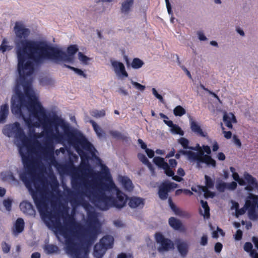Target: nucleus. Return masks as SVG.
<instances>
[{
	"label": "nucleus",
	"instance_id": "obj_1",
	"mask_svg": "<svg viewBox=\"0 0 258 258\" xmlns=\"http://www.w3.org/2000/svg\"><path fill=\"white\" fill-rule=\"evenodd\" d=\"M36 114L47 138L54 139L57 143H67L70 146L87 151L95 150L93 145L79 130L72 127L55 111L46 112L40 102L36 103Z\"/></svg>",
	"mask_w": 258,
	"mask_h": 258
},
{
	"label": "nucleus",
	"instance_id": "obj_2",
	"mask_svg": "<svg viewBox=\"0 0 258 258\" xmlns=\"http://www.w3.org/2000/svg\"><path fill=\"white\" fill-rule=\"evenodd\" d=\"M14 31L16 35L15 49L19 69H24L25 66L31 68L34 63L39 64L47 41L27 39L31 31L20 22L16 23Z\"/></svg>",
	"mask_w": 258,
	"mask_h": 258
},
{
	"label": "nucleus",
	"instance_id": "obj_3",
	"mask_svg": "<svg viewBox=\"0 0 258 258\" xmlns=\"http://www.w3.org/2000/svg\"><path fill=\"white\" fill-rule=\"evenodd\" d=\"M24 171L20 174V178L24 182L26 187L31 191V196L34 202L38 209L41 219L48 226L49 221L53 224L60 223L59 213L55 210L49 211L48 204L46 200L42 194L39 191L34 190L33 184L35 188H38L41 184V181L36 179L33 175L34 171L33 166L32 164V167L30 169L27 170L24 166Z\"/></svg>",
	"mask_w": 258,
	"mask_h": 258
},
{
	"label": "nucleus",
	"instance_id": "obj_4",
	"mask_svg": "<svg viewBox=\"0 0 258 258\" xmlns=\"http://www.w3.org/2000/svg\"><path fill=\"white\" fill-rule=\"evenodd\" d=\"M3 133L9 138L14 136L15 139L21 141V143L17 144L19 148V153L26 169L27 170L30 169L32 167V162L29 152L30 148L26 145L28 138L21 126L20 123L16 121L13 123L5 125L3 129Z\"/></svg>",
	"mask_w": 258,
	"mask_h": 258
},
{
	"label": "nucleus",
	"instance_id": "obj_5",
	"mask_svg": "<svg viewBox=\"0 0 258 258\" xmlns=\"http://www.w3.org/2000/svg\"><path fill=\"white\" fill-rule=\"evenodd\" d=\"M44 46L39 64H42L46 61L56 64H60L61 62L73 64L74 62V55L79 50L77 45H71L67 48L66 52L61 49L53 46L47 41Z\"/></svg>",
	"mask_w": 258,
	"mask_h": 258
},
{
	"label": "nucleus",
	"instance_id": "obj_6",
	"mask_svg": "<svg viewBox=\"0 0 258 258\" xmlns=\"http://www.w3.org/2000/svg\"><path fill=\"white\" fill-rule=\"evenodd\" d=\"M88 197L96 207L101 210L106 211L110 207L121 209L126 205V200L124 199V194H117V197L107 196L106 194L98 188L92 187V190H87Z\"/></svg>",
	"mask_w": 258,
	"mask_h": 258
},
{
	"label": "nucleus",
	"instance_id": "obj_7",
	"mask_svg": "<svg viewBox=\"0 0 258 258\" xmlns=\"http://www.w3.org/2000/svg\"><path fill=\"white\" fill-rule=\"evenodd\" d=\"M34 63L32 68H28L25 66L23 69H19V61L17 64V70L19 75V78L17 81L15 87V92L20 97L24 98L21 92V86L23 87L24 92L28 99L33 101L36 107V103L39 102L32 88V75L35 71V67L40 66Z\"/></svg>",
	"mask_w": 258,
	"mask_h": 258
},
{
	"label": "nucleus",
	"instance_id": "obj_8",
	"mask_svg": "<svg viewBox=\"0 0 258 258\" xmlns=\"http://www.w3.org/2000/svg\"><path fill=\"white\" fill-rule=\"evenodd\" d=\"M66 252L73 258H89L93 243H64Z\"/></svg>",
	"mask_w": 258,
	"mask_h": 258
},
{
	"label": "nucleus",
	"instance_id": "obj_9",
	"mask_svg": "<svg viewBox=\"0 0 258 258\" xmlns=\"http://www.w3.org/2000/svg\"><path fill=\"white\" fill-rule=\"evenodd\" d=\"M189 161L196 162V166L198 169L202 168V163H205L208 167L212 166L215 168L216 166V162L211 155H206L201 152H195Z\"/></svg>",
	"mask_w": 258,
	"mask_h": 258
},
{
	"label": "nucleus",
	"instance_id": "obj_10",
	"mask_svg": "<svg viewBox=\"0 0 258 258\" xmlns=\"http://www.w3.org/2000/svg\"><path fill=\"white\" fill-rule=\"evenodd\" d=\"M99 232L96 225H87L80 233V236L82 240L79 242H94L96 239Z\"/></svg>",
	"mask_w": 258,
	"mask_h": 258
},
{
	"label": "nucleus",
	"instance_id": "obj_11",
	"mask_svg": "<svg viewBox=\"0 0 258 258\" xmlns=\"http://www.w3.org/2000/svg\"><path fill=\"white\" fill-rule=\"evenodd\" d=\"M178 186L177 183L168 180L162 182L158 187V194L159 198L163 201L166 200L168 197V193Z\"/></svg>",
	"mask_w": 258,
	"mask_h": 258
},
{
	"label": "nucleus",
	"instance_id": "obj_12",
	"mask_svg": "<svg viewBox=\"0 0 258 258\" xmlns=\"http://www.w3.org/2000/svg\"><path fill=\"white\" fill-rule=\"evenodd\" d=\"M72 186L73 188L77 191H79L81 189V191L87 197L89 195V193L87 192V190L88 189L92 190V187H94L86 183L80 178H73L72 180Z\"/></svg>",
	"mask_w": 258,
	"mask_h": 258
},
{
	"label": "nucleus",
	"instance_id": "obj_13",
	"mask_svg": "<svg viewBox=\"0 0 258 258\" xmlns=\"http://www.w3.org/2000/svg\"><path fill=\"white\" fill-rule=\"evenodd\" d=\"M114 243H96L93 254L95 258H102L108 249L112 248Z\"/></svg>",
	"mask_w": 258,
	"mask_h": 258
},
{
	"label": "nucleus",
	"instance_id": "obj_14",
	"mask_svg": "<svg viewBox=\"0 0 258 258\" xmlns=\"http://www.w3.org/2000/svg\"><path fill=\"white\" fill-rule=\"evenodd\" d=\"M87 215V222L88 225H95L98 222L97 215L93 207L89 204L87 203L84 206Z\"/></svg>",
	"mask_w": 258,
	"mask_h": 258
},
{
	"label": "nucleus",
	"instance_id": "obj_15",
	"mask_svg": "<svg viewBox=\"0 0 258 258\" xmlns=\"http://www.w3.org/2000/svg\"><path fill=\"white\" fill-rule=\"evenodd\" d=\"M243 175L248 184L245 186L244 190L249 192L256 190L258 191V182L256 178L247 172H244Z\"/></svg>",
	"mask_w": 258,
	"mask_h": 258
},
{
	"label": "nucleus",
	"instance_id": "obj_16",
	"mask_svg": "<svg viewBox=\"0 0 258 258\" xmlns=\"http://www.w3.org/2000/svg\"><path fill=\"white\" fill-rule=\"evenodd\" d=\"M124 199L128 201V205L132 209L137 208H142L145 205L144 199L137 197L129 198L124 194Z\"/></svg>",
	"mask_w": 258,
	"mask_h": 258
},
{
	"label": "nucleus",
	"instance_id": "obj_17",
	"mask_svg": "<svg viewBox=\"0 0 258 258\" xmlns=\"http://www.w3.org/2000/svg\"><path fill=\"white\" fill-rule=\"evenodd\" d=\"M111 64L114 68L116 75L119 78L122 79L128 76V74L125 71L124 66L122 62L112 61H111Z\"/></svg>",
	"mask_w": 258,
	"mask_h": 258
},
{
	"label": "nucleus",
	"instance_id": "obj_18",
	"mask_svg": "<svg viewBox=\"0 0 258 258\" xmlns=\"http://www.w3.org/2000/svg\"><path fill=\"white\" fill-rule=\"evenodd\" d=\"M19 103L16 104L13 100L11 101V111L15 115H20L24 120H25V115L23 114L21 107L24 105L25 101L24 98L21 97H19Z\"/></svg>",
	"mask_w": 258,
	"mask_h": 258
},
{
	"label": "nucleus",
	"instance_id": "obj_19",
	"mask_svg": "<svg viewBox=\"0 0 258 258\" xmlns=\"http://www.w3.org/2000/svg\"><path fill=\"white\" fill-rule=\"evenodd\" d=\"M21 211L26 215L35 217L36 211L33 205L28 201H23L20 204Z\"/></svg>",
	"mask_w": 258,
	"mask_h": 258
},
{
	"label": "nucleus",
	"instance_id": "obj_20",
	"mask_svg": "<svg viewBox=\"0 0 258 258\" xmlns=\"http://www.w3.org/2000/svg\"><path fill=\"white\" fill-rule=\"evenodd\" d=\"M100 190L105 193V192H108L109 193L113 194L114 192H116V195L117 196V193H120V194H124L120 190H119L116 186H115L114 183L112 181V179H109V182L108 183H105L101 185V188H99Z\"/></svg>",
	"mask_w": 258,
	"mask_h": 258
},
{
	"label": "nucleus",
	"instance_id": "obj_21",
	"mask_svg": "<svg viewBox=\"0 0 258 258\" xmlns=\"http://www.w3.org/2000/svg\"><path fill=\"white\" fill-rule=\"evenodd\" d=\"M168 223L169 225L175 230L182 233H184L186 231V228L182 224L181 221L175 217H170L169 219Z\"/></svg>",
	"mask_w": 258,
	"mask_h": 258
},
{
	"label": "nucleus",
	"instance_id": "obj_22",
	"mask_svg": "<svg viewBox=\"0 0 258 258\" xmlns=\"http://www.w3.org/2000/svg\"><path fill=\"white\" fill-rule=\"evenodd\" d=\"M190 126L191 131L198 136L207 138L208 137L207 133L203 131L200 125L192 119L190 118Z\"/></svg>",
	"mask_w": 258,
	"mask_h": 258
},
{
	"label": "nucleus",
	"instance_id": "obj_23",
	"mask_svg": "<svg viewBox=\"0 0 258 258\" xmlns=\"http://www.w3.org/2000/svg\"><path fill=\"white\" fill-rule=\"evenodd\" d=\"M26 124L28 127V136L30 139H35L36 138V132L34 128V126L39 127L38 124L36 122L33 124L31 120L27 119L25 120Z\"/></svg>",
	"mask_w": 258,
	"mask_h": 258
},
{
	"label": "nucleus",
	"instance_id": "obj_24",
	"mask_svg": "<svg viewBox=\"0 0 258 258\" xmlns=\"http://www.w3.org/2000/svg\"><path fill=\"white\" fill-rule=\"evenodd\" d=\"M258 204V196L252 194H249L247 196L245 203V206L247 208H256Z\"/></svg>",
	"mask_w": 258,
	"mask_h": 258
},
{
	"label": "nucleus",
	"instance_id": "obj_25",
	"mask_svg": "<svg viewBox=\"0 0 258 258\" xmlns=\"http://www.w3.org/2000/svg\"><path fill=\"white\" fill-rule=\"evenodd\" d=\"M120 178V181L125 190L131 191L133 190L134 185L130 178L125 176H121Z\"/></svg>",
	"mask_w": 258,
	"mask_h": 258
},
{
	"label": "nucleus",
	"instance_id": "obj_26",
	"mask_svg": "<svg viewBox=\"0 0 258 258\" xmlns=\"http://www.w3.org/2000/svg\"><path fill=\"white\" fill-rule=\"evenodd\" d=\"M134 5V0H125L121 4V13L127 15L131 11V8Z\"/></svg>",
	"mask_w": 258,
	"mask_h": 258
},
{
	"label": "nucleus",
	"instance_id": "obj_27",
	"mask_svg": "<svg viewBox=\"0 0 258 258\" xmlns=\"http://www.w3.org/2000/svg\"><path fill=\"white\" fill-rule=\"evenodd\" d=\"M90 123L92 124L94 131H95L97 137L99 139L102 138H106L105 133L103 130L93 120H90Z\"/></svg>",
	"mask_w": 258,
	"mask_h": 258
},
{
	"label": "nucleus",
	"instance_id": "obj_28",
	"mask_svg": "<svg viewBox=\"0 0 258 258\" xmlns=\"http://www.w3.org/2000/svg\"><path fill=\"white\" fill-rule=\"evenodd\" d=\"M9 114V106L7 104L2 105L0 109V123H4Z\"/></svg>",
	"mask_w": 258,
	"mask_h": 258
},
{
	"label": "nucleus",
	"instance_id": "obj_29",
	"mask_svg": "<svg viewBox=\"0 0 258 258\" xmlns=\"http://www.w3.org/2000/svg\"><path fill=\"white\" fill-rule=\"evenodd\" d=\"M109 134L112 137V138L117 139L121 140L126 143L130 141V138L126 136L125 135L122 134L121 133L117 131H110L109 132Z\"/></svg>",
	"mask_w": 258,
	"mask_h": 258
},
{
	"label": "nucleus",
	"instance_id": "obj_30",
	"mask_svg": "<svg viewBox=\"0 0 258 258\" xmlns=\"http://www.w3.org/2000/svg\"><path fill=\"white\" fill-rule=\"evenodd\" d=\"M24 221L21 218H19L17 219L13 229V232L15 234H19L21 233L24 228Z\"/></svg>",
	"mask_w": 258,
	"mask_h": 258
},
{
	"label": "nucleus",
	"instance_id": "obj_31",
	"mask_svg": "<svg viewBox=\"0 0 258 258\" xmlns=\"http://www.w3.org/2000/svg\"><path fill=\"white\" fill-rule=\"evenodd\" d=\"M43 249L45 252L48 254L56 253L59 250L56 245L48 243H46L43 247Z\"/></svg>",
	"mask_w": 258,
	"mask_h": 258
},
{
	"label": "nucleus",
	"instance_id": "obj_32",
	"mask_svg": "<svg viewBox=\"0 0 258 258\" xmlns=\"http://www.w3.org/2000/svg\"><path fill=\"white\" fill-rule=\"evenodd\" d=\"M154 163L158 167L162 169H165L168 167V164L165 161L163 158L161 157H155L153 160Z\"/></svg>",
	"mask_w": 258,
	"mask_h": 258
},
{
	"label": "nucleus",
	"instance_id": "obj_33",
	"mask_svg": "<svg viewBox=\"0 0 258 258\" xmlns=\"http://www.w3.org/2000/svg\"><path fill=\"white\" fill-rule=\"evenodd\" d=\"M158 250L160 253H164L174 248V243H159Z\"/></svg>",
	"mask_w": 258,
	"mask_h": 258
},
{
	"label": "nucleus",
	"instance_id": "obj_34",
	"mask_svg": "<svg viewBox=\"0 0 258 258\" xmlns=\"http://www.w3.org/2000/svg\"><path fill=\"white\" fill-rule=\"evenodd\" d=\"M253 245L251 243H245L244 249L245 251L249 252L250 256L252 258H258V253L252 249Z\"/></svg>",
	"mask_w": 258,
	"mask_h": 258
},
{
	"label": "nucleus",
	"instance_id": "obj_35",
	"mask_svg": "<svg viewBox=\"0 0 258 258\" xmlns=\"http://www.w3.org/2000/svg\"><path fill=\"white\" fill-rule=\"evenodd\" d=\"M179 252L182 256H185L188 251V245L187 243H176Z\"/></svg>",
	"mask_w": 258,
	"mask_h": 258
},
{
	"label": "nucleus",
	"instance_id": "obj_36",
	"mask_svg": "<svg viewBox=\"0 0 258 258\" xmlns=\"http://www.w3.org/2000/svg\"><path fill=\"white\" fill-rule=\"evenodd\" d=\"M144 64V61L140 58H134L131 65L133 69H139L141 68Z\"/></svg>",
	"mask_w": 258,
	"mask_h": 258
},
{
	"label": "nucleus",
	"instance_id": "obj_37",
	"mask_svg": "<svg viewBox=\"0 0 258 258\" xmlns=\"http://www.w3.org/2000/svg\"><path fill=\"white\" fill-rule=\"evenodd\" d=\"M204 178L205 180V186H206L207 188H213L214 186L215 179H212L209 176L207 175H205Z\"/></svg>",
	"mask_w": 258,
	"mask_h": 258
},
{
	"label": "nucleus",
	"instance_id": "obj_38",
	"mask_svg": "<svg viewBox=\"0 0 258 258\" xmlns=\"http://www.w3.org/2000/svg\"><path fill=\"white\" fill-rule=\"evenodd\" d=\"M247 210L249 218L252 221L257 220L258 215L256 212V208H248Z\"/></svg>",
	"mask_w": 258,
	"mask_h": 258
},
{
	"label": "nucleus",
	"instance_id": "obj_39",
	"mask_svg": "<svg viewBox=\"0 0 258 258\" xmlns=\"http://www.w3.org/2000/svg\"><path fill=\"white\" fill-rule=\"evenodd\" d=\"M186 113V110L180 105H178L173 110V113L175 116H181Z\"/></svg>",
	"mask_w": 258,
	"mask_h": 258
},
{
	"label": "nucleus",
	"instance_id": "obj_40",
	"mask_svg": "<svg viewBox=\"0 0 258 258\" xmlns=\"http://www.w3.org/2000/svg\"><path fill=\"white\" fill-rule=\"evenodd\" d=\"M170 132L173 134L179 135L180 136L184 135V132L182 130L178 125L174 124V125L171 127Z\"/></svg>",
	"mask_w": 258,
	"mask_h": 258
},
{
	"label": "nucleus",
	"instance_id": "obj_41",
	"mask_svg": "<svg viewBox=\"0 0 258 258\" xmlns=\"http://www.w3.org/2000/svg\"><path fill=\"white\" fill-rule=\"evenodd\" d=\"M91 114L94 117L100 118L104 117L105 115V111L103 109L101 110L95 109L91 111Z\"/></svg>",
	"mask_w": 258,
	"mask_h": 258
},
{
	"label": "nucleus",
	"instance_id": "obj_42",
	"mask_svg": "<svg viewBox=\"0 0 258 258\" xmlns=\"http://www.w3.org/2000/svg\"><path fill=\"white\" fill-rule=\"evenodd\" d=\"M156 242H172L171 240L165 238L160 232H157L155 234Z\"/></svg>",
	"mask_w": 258,
	"mask_h": 258
},
{
	"label": "nucleus",
	"instance_id": "obj_43",
	"mask_svg": "<svg viewBox=\"0 0 258 258\" xmlns=\"http://www.w3.org/2000/svg\"><path fill=\"white\" fill-rule=\"evenodd\" d=\"M216 187L220 192H223L227 189V183L222 181L217 182L216 184Z\"/></svg>",
	"mask_w": 258,
	"mask_h": 258
},
{
	"label": "nucleus",
	"instance_id": "obj_44",
	"mask_svg": "<svg viewBox=\"0 0 258 258\" xmlns=\"http://www.w3.org/2000/svg\"><path fill=\"white\" fill-rule=\"evenodd\" d=\"M102 168V176L106 179H112L109 168L106 165H103Z\"/></svg>",
	"mask_w": 258,
	"mask_h": 258
},
{
	"label": "nucleus",
	"instance_id": "obj_45",
	"mask_svg": "<svg viewBox=\"0 0 258 258\" xmlns=\"http://www.w3.org/2000/svg\"><path fill=\"white\" fill-rule=\"evenodd\" d=\"M201 204L202 208L204 209L205 211V217L208 218L210 216V208L208 206V203L206 201L203 200L201 201Z\"/></svg>",
	"mask_w": 258,
	"mask_h": 258
},
{
	"label": "nucleus",
	"instance_id": "obj_46",
	"mask_svg": "<svg viewBox=\"0 0 258 258\" xmlns=\"http://www.w3.org/2000/svg\"><path fill=\"white\" fill-rule=\"evenodd\" d=\"M168 203L171 209L173 211V212H174L176 215H180V211L173 203L172 199L170 197L168 198Z\"/></svg>",
	"mask_w": 258,
	"mask_h": 258
},
{
	"label": "nucleus",
	"instance_id": "obj_47",
	"mask_svg": "<svg viewBox=\"0 0 258 258\" xmlns=\"http://www.w3.org/2000/svg\"><path fill=\"white\" fill-rule=\"evenodd\" d=\"M179 143L184 149H189L190 146H188L189 141L185 138H180L178 140Z\"/></svg>",
	"mask_w": 258,
	"mask_h": 258
},
{
	"label": "nucleus",
	"instance_id": "obj_48",
	"mask_svg": "<svg viewBox=\"0 0 258 258\" xmlns=\"http://www.w3.org/2000/svg\"><path fill=\"white\" fill-rule=\"evenodd\" d=\"M78 59L82 62L84 64H87L88 61L91 59V58L88 57L81 52L78 53Z\"/></svg>",
	"mask_w": 258,
	"mask_h": 258
},
{
	"label": "nucleus",
	"instance_id": "obj_49",
	"mask_svg": "<svg viewBox=\"0 0 258 258\" xmlns=\"http://www.w3.org/2000/svg\"><path fill=\"white\" fill-rule=\"evenodd\" d=\"M180 155H183L187 156V159L189 160L191 157L194 155V154L195 153L191 151H186L184 150L180 149L178 152Z\"/></svg>",
	"mask_w": 258,
	"mask_h": 258
},
{
	"label": "nucleus",
	"instance_id": "obj_50",
	"mask_svg": "<svg viewBox=\"0 0 258 258\" xmlns=\"http://www.w3.org/2000/svg\"><path fill=\"white\" fill-rule=\"evenodd\" d=\"M3 205L8 211H10L12 208V200L10 199L4 200Z\"/></svg>",
	"mask_w": 258,
	"mask_h": 258
},
{
	"label": "nucleus",
	"instance_id": "obj_51",
	"mask_svg": "<svg viewBox=\"0 0 258 258\" xmlns=\"http://www.w3.org/2000/svg\"><path fill=\"white\" fill-rule=\"evenodd\" d=\"M152 93L154 95V96L157 98L161 103L164 104L165 103V101H164V100L163 98V97L161 95L159 94L157 91L156 90V89L154 88H153L152 89Z\"/></svg>",
	"mask_w": 258,
	"mask_h": 258
},
{
	"label": "nucleus",
	"instance_id": "obj_52",
	"mask_svg": "<svg viewBox=\"0 0 258 258\" xmlns=\"http://www.w3.org/2000/svg\"><path fill=\"white\" fill-rule=\"evenodd\" d=\"M201 153H203L206 155H210L211 154V150L210 147L208 145H203L201 147Z\"/></svg>",
	"mask_w": 258,
	"mask_h": 258
},
{
	"label": "nucleus",
	"instance_id": "obj_53",
	"mask_svg": "<svg viewBox=\"0 0 258 258\" xmlns=\"http://www.w3.org/2000/svg\"><path fill=\"white\" fill-rule=\"evenodd\" d=\"M131 83L136 88L140 90L141 91H143L146 88V87L145 86H144L138 82H135L133 80H132V79L131 80Z\"/></svg>",
	"mask_w": 258,
	"mask_h": 258
},
{
	"label": "nucleus",
	"instance_id": "obj_54",
	"mask_svg": "<svg viewBox=\"0 0 258 258\" xmlns=\"http://www.w3.org/2000/svg\"><path fill=\"white\" fill-rule=\"evenodd\" d=\"M248 208L244 205L243 207L241 209H239L235 212V216L238 218L240 215H243Z\"/></svg>",
	"mask_w": 258,
	"mask_h": 258
},
{
	"label": "nucleus",
	"instance_id": "obj_55",
	"mask_svg": "<svg viewBox=\"0 0 258 258\" xmlns=\"http://www.w3.org/2000/svg\"><path fill=\"white\" fill-rule=\"evenodd\" d=\"M114 238L111 235H107L100 239L99 242H114Z\"/></svg>",
	"mask_w": 258,
	"mask_h": 258
},
{
	"label": "nucleus",
	"instance_id": "obj_56",
	"mask_svg": "<svg viewBox=\"0 0 258 258\" xmlns=\"http://www.w3.org/2000/svg\"><path fill=\"white\" fill-rule=\"evenodd\" d=\"M219 234H221L222 236H224L225 233L221 229L218 227L217 231H213L212 237L213 238H217L219 237Z\"/></svg>",
	"mask_w": 258,
	"mask_h": 258
},
{
	"label": "nucleus",
	"instance_id": "obj_57",
	"mask_svg": "<svg viewBox=\"0 0 258 258\" xmlns=\"http://www.w3.org/2000/svg\"><path fill=\"white\" fill-rule=\"evenodd\" d=\"M138 157L140 161L142 162L143 164H145L146 163H147L149 160L146 157V156L142 153H139L138 154Z\"/></svg>",
	"mask_w": 258,
	"mask_h": 258
},
{
	"label": "nucleus",
	"instance_id": "obj_58",
	"mask_svg": "<svg viewBox=\"0 0 258 258\" xmlns=\"http://www.w3.org/2000/svg\"><path fill=\"white\" fill-rule=\"evenodd\" d=\"M237 183L235 181H232L230 183H227V189L233 190H235L237 187Z\"/></svg>",
	"mask_w": 258,
	"mask_h": 258
},
{
	"label": "nucleus",
	"instance_id": "obj_59",
	"mask_svg": "<svg viewBox=\"0 0 258 258\" xmlns=\"http://www.w3.org/2000/svg\"><path fill=\"white\" fill-rule=\"evenodd\" d=\"M163 169L164 170L165 174L168 176L172 177V176L174 174V172L170 167L169 165L167 168Z\"/></svg>",
	"mask_w": 258,
	"mask_h": 258
},
{
	"label": "nucleus",
	"instance_id": "obj_60",
	"mask_svg": "<svg viewBox=\"0 0 258 258\" xmlns=\"http://www.w3.org/2000/svg\"><path fill=\"white\" fill-rule=\"evenodd\" d=\"M117 258H134L133 255L130 253H120L117 255Z\"/></svg>",
	"mask_w": 258,
	"mask_h": 258
},
{
	"label": "nucleus",
	"instance_id": "obj_61",
	"mask_svg": "<svg viewBox=\"0 0 258 258\" xmlns=\"http://www.w3.org/2000/svg\"><path fill=\"white\" fill-rule=\"evenodd\" d=\"M2 247L4 253H7L10 251L11 246L8 243H3Z\"/></svg>",
	"mask_w": 258,
	"mask_h": 258
},
{
	"label": "nucleus",
	"instance_id": "obj_62",
	"mask_svg": "<svg viewBox=\"0 0 258 258\" xmlns=\"http://www.w3.org/2000/svg\"><path fill=\"white\" fill-rule=\"evenodd\" d=\"M74 72L76 73L77 75L83 77L84 78H87V75L85 74L84 72L78 68H75V70H74Z\"/></svg>",
	"mask_w": 258,
	"mask_h": 258
},
{
	"label": "nucleus",
	"instance_id": "obj_63",
	"mask_svg": "<svg viewBox=\"0 0 258 258\" xmlns=\"http://www.w3.org/2000/svg\"><path fill=\"white\" fill-rule=\"evenodd\" d=\"M234 236L236 240H240L242 236V231L240 229H238Z\"/></svg>",
	"mask_w": 258,
	"mask_h": 258
},
{
	"label": "nucleus",
	"instance_id": "obj_64",
	"mask_svg": "<svg viewBox=\"0 0 258 258\" xmlns=\"http://www.w3.org/2000/svg\"><path fill=\"white\" fill-rule=\"evenodd\" d=\"M11 49H12V46L6 45V44H2L0 46V50H2V51L3 53H4L7 50H10Z\"/></svg>",
	"mask_w": 258,
	"mask_h": 258
}]
</instances>
